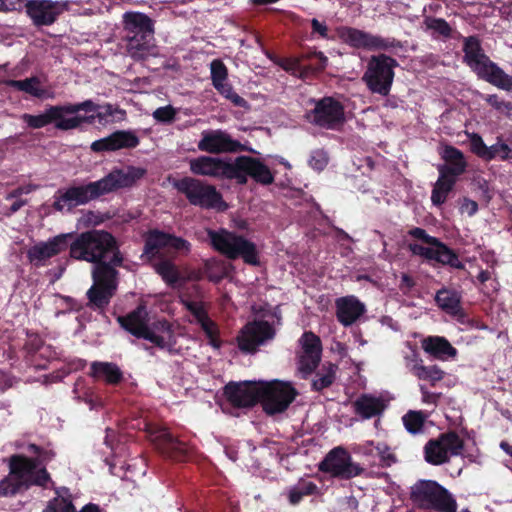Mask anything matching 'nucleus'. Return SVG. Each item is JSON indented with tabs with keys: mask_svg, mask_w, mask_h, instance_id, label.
Masks as SVG:
<instances>
[{
	"mask_svg": "<svg viewBox=\"0 0 512 512\" xmlns=\"http://www.w3.org/2000/svg\"><path fill=\"white\" fill-rule=\"evenodd\" d=\"M69 256L78 261L93 263L92 285L86 292V307L100 314L104 313L116 295L119 272L124 256L117 239L105 230H87L74 233L70 238Z\"/></svg>",
	"mask_w": 512,
	"mask_h": 512,
	"instance_id": "obj_1",
	"label": "nucleus"
},
{
	"mask_svg": "<svg viewBox=\"0 0 512 512\" xmlns=\"http://www.w3.org/2000/svg\"><path fill=\"white\" fill-rule=\"evenodd\" d=\"M116 114L125 116V111L110 103L100 105L88 99L79 103L49 105L41 114L25 113L21 118L31 129H41L53 124L57 130L69 131L80 128L83 124H94L96 121L106 125L114 121Z\"/></svg>",
	"mask_w": 512,
	"mask_h": 512,
	"instance_id": "obj_2",
	"label": "nucleus"
},
{
	"mask_svg": "<svg viewBox=\"0 0 512 512\" xmlns=\"http://www.w3.org/2000/svg\"><path fill=\"white\" fill-rule=\"evenodd\" d=\"M145 174L146 169L141 167L129 166L127 170L115 168L100 180L58 189L52 206L59 212L65 208L71 210L118 189L132 187Z\"/></svg>",
	"mask_w": 512,
	"mask_h": 512,
	"instance_id": "obj_3",
	"label": "nucleus"
},
{
	"mask_svg": "<svg viewBox=\"0 0 512 512\" xmlns=\"http://www.w3.org/2000/svg\"><path fill=\"white\" fill-rule=\"evenodd\" d=\"M123 36L120 48L135 62H142L158 55L154 37V23L140 12H126L123 16Z\"/></svg>",
	"mask_w": 512,
	"mask_h": 512,
	"instance_id": "obj_4",
	"label": "nucleus"
},
{
	"mask_svg": "<svg viewBox=\"0 0 512 512\" xmlns=\"http://www.w3.org/2000/svg\"><path fill=\"white\" fill-rule=\"evenodd\" d=\"M463 62L477 75L491 85L512 91V76L504 72L497 63L485 54L478 35L463 37Z\"/></svg>",
	"mask_w": 512,
	"mask_h": 512,
	"instance_id": "obj_5",
	"label": "nucleus"
},
{
	"mask_svg": "<svg viewBox=\"0 0 512 512\" xmlns=\"http://www.w3.org/2000/svg\"><path fill=\"white\" fill-rule=\"evenodd\" d=\"M120 326L135 336L150 341L156 347L165 349L168 346L166 338L172 337L171 325L167 320H159L149 325V314L145 305H138L126 315L117 318Z\"/></svg>",
	"mask_w": 512,
	"mask_h": 512,
	"instance_id": "obj_6",
	"label": "nucleus"
},
{
	"mask_svg": "<svg viewBox=\"0 0 512 512\" xmlns=\"http://www.w3.org/2000/svg\"><path fill=\"white\" fill-rule=\"evenodd\" d=\"M29 469H31V465L28 460L15 458L12 455L9 459V475L0 481V496L12 497L27 491L32 486L47 488L48 484L52 482L47 469L40 468L35 476L29 474Z\"/></svg>",
	"mask_w": 512,
	"mask_h": 512,
	"instance_id": "obj_7",
	"label": "nucleus"
},
{
	"mask_svg": "<svg viewBox=\"0 0 512 512\" xmlns=\"http://www.w3.org/2000/svg\"><path fill=\"white\" fill-rule=\"evenodd\" d=\"M409 499L418 509L436 512L457 511V502L453 495L435 480H418L410 488Z\"/></svg>",
	"mask_w": 512,
	"mask_h": 512,
	"instance_id": "obj_8",
	"label": "nucleus"
},
{
	"mask_svg": "<svg viewBox=\"0 0 512 512\" xmlns=\"http://www.w3.org/2000/svg\"><path fill=\"white\" fill-rule=\"evenodd\" d=\"M211 246L228 259L241 258L246 264L259 265V255L256 245L242 235L229 232L225 229L219 231L208 230Z\"/></svg>",
	"mask_w": 512,
	"mask_h": 512,
	"instance_id": "obj_9",
	"label": "nucleus"
},
{
	"mask_svg": "<svg viewBox=\"0 0 512 512\" xmlns=\"http://www.w3.org/2000/svg\"><path fill=\"white\" fill-rule=\"evenodd\" d=\"M174 188L185 195L193 206L206 210L214 209L218 212H224L228 208V204L215 186L197 178L183 177L174 183Z\"/></svg>",
	"mask_w": 512,
	"mask_h": 512,
	"instance_id": "obj_10",
	"label": "nucleus"
},
{
	"mask_svg": "<svg viewBox=\"0 0 512 512\" xmlns=\"http://www.w3.org/2000/svg\"><path fill=\"white\" fill-rule=\"evenodd\" d=\"M397 66V60L391 56L384 53L372 55L368 60L362 81L371 93L386 97L391 92L395 77L394 69Z\"/></svg>",
	"mask_w": 512,
	"mask_h": 512,
	"instance_id": "obj_11",
	"label": "nucleus"
},
{
	"mask_svg": "<svg viewBox=\"0 0 512 512\" xmlns=\"http://www.w3.org/2000/svg\"><path fill=\"white\" fill-rule=\"evenodd\" d=\"M298 391L290 382L259 381V403L270 416L285 412L296 399Z\"/></svg>",
	"mask_w": 512,
	"mask_h": 512,
	"instance_id": "obj_12",
	"label": "nucleus"
},
{
	"mask_svg": "<svg viewBox=\"0 0 512 512\" xmlns=\"http://www.w3.org/2000/svg\"><path fill=\"white\" fill-rule=\"evenodd\" d=\"M463 449V439L455 431H448L427 441L424 459L431 465L439 466L448 463L452 456H459Z\"/></svg>",
	"mask_w": 512,
	"mask_h": 512,
	"instance_id": "obj_13",
	"label": "nucleus"
},
{
	"mask_svg": "<svg viewBox=\"0 0 512 512\" xmlns=\"http://www.w3.org/2000/svg\"><path fill=\"white\" fill-rule=\"evenodd\" d=\"M318 469L329 473L332 477L344 480L352 479L365 471L358 463L352 461L349 452L341 446L330 450L319 463Z\"/></svg>",
	"mask_w": 512,
	"mask_h": 512,
	"instance_id": "obj_14",
	"label": "nucleus"
},
{
	"mask_svg": "<svg viewBox=\"0 0 512 512\" xmlns=\"http://www.w3.org/2000/svg\"><path fill=\"white\" fill-rule=\"evenodd\" d=\"M309 122L326 129H333L345 120L344 106L333 97L316 101L314 109L306 113Z\"/></svg>",
	"mask_w": 512,
	"mask_h": 512,
	"instance_id": "obj_15",
	"label": "nucleus"
},
{
	"mask_svg": "<svg viewBox=\"0 0 512 512\" xmlns=\"http://www.w3.org/2000/svg\"><path fill=\"white\" fill-rule=\"evenodd\" d=\"M233 180L240 185H245L250 176L254 181L262 185H270L274 182V175L269 167L259 159L241 155L234 160Z\"/></svg>",
	"mask_w": 512,
	"mask_h": 512,
	"instance_id": "obj_16",
	"label": "nucleus"
},
{
	"mask_svg": "<svg viewBox=\"0 0 512 512\" xmlns=\"http://www.w3.org/2000/svg\"><path fill=\"white\" fill-rule=\"evenodd\" d=\"M24 8L35 26H50L69 9V1L26 0Z\"/></svg>",
	"mask_w": 512,
	"mask_h": 512,
	"instance_id": "obj_17",
	"label": "nucleus"
},
{
	"mask_svg": "<svg viewBox=\"0 0 512 512\" xmlns=\"http://www.w3.org/2000/svg\"><path fill=\"white\" fill-rule=\"evenodd\" d=\"M340 36L347 44L354 48L386 51L402 47L400 41L395 38H383L352 27H343L340 31Z\"/></svg>",
	"mask_w": 512,
	"mask_h": 512,
	"instance_id": "obj_18",
	"label": "nucleus"
},
{
	"mask_svg": "<svg viewBox=\"0 0 512 512\" xmlns=\"http://www.w3.org/2000/svg\"><path fill=\"white\" fill-rule=\"evenodd\" d=\"M275 336L273 326L265 320L248 322L240 330L237 336L238 348L244 352L253 354L259 345Z\"/></svg>",
	"mask_w": 512,
	"mask_h": 512,
	"instance_id": "obj_19",
	"label": "nucleus"
},
{
	"mask_svg": "<svg viewBox=\"0 0 512 512\" xmlns=\"http://www.w3.org/2000/svg\"><path fill=\"white\" fill-rule=\"evenodd\" d=\"M197 147L200 151L209 154L237 153L247 150L245 145L221 129L202 131Z\"/></svg>",
	"mask_w": 512,
	"mask_h": 512,
	"instance_id": "obj_20",
	"label": "nucleus"
},
{
	"mask_svg": "<svg viewBox=\"0 0 512 512\" xmlns=\"http://www.w3.org/2000/svg\"><path fill=\"white\" fill-rule=\"evenodd\" d=\"M223 396L234 408H253L259 403V381H231L223 387Z\"/></svg>",
	"mask_w": 512,
	"mask_h": 512,
	"instance_id": "obj_21",
	"label": "nucleus"
},
{
	"mask_svg": "<svg viewBox=\"0 0 512 512\" xmlns=\"http://www.w3.org/2000/svg\"><path fill=\"white\" fill-rule=\"evenodd\" d=\"M70 238H73V232L62 233L46 242L35 244L27 251L29 262L36 267L44 266L48 259L69 249Z\"/></svg>",
	"mask_w": 512,
	"mask_h": 512,
	"instance_id": "obj_22",
	"label": "nucleus"
},
{
	"mask_svg": "<svg viewBox=\"0 0 512 512\" xmlns=\"http://www.w3.org/2000/svg\"><path fill=\"white\" fill-rule=\"evenodd\" d=\"M190 171L195 175L233 180L234 161L229 162L211 156H199L189 162Z\"/></svg>",
	"mask_w": 512,
	"mask_h": 512,
	"instance_id": "obj_23",
	"label": "nucleus"
},
{
	"mask_svg": "<svg viewBox=\"0 0 512 512\" xmlns=\"http://www.w3.org/2000/svg\"><path fill=\"white\" fill-rule=\"evenodd\" d=\"M165 247H170L177 251L189 252L191 244L182 237L159 230L150 231L145 240L144 253L149 257L156 258L159 256L160 250Z\"/></svg>",
	"mask_w": 512,
	"mask_h": 512,
	"instance_id": "obj_24",
	"label": "nucleus"
},
{
	"mask_svg": "<svg viewBox=\"0 0 512 512\" xmlns=\"http://www.w3.org/2000/svg\"><path fill=\"white\" fill-rule=\"evenodd\" d=\"M140 143L139 137L131 130H117L107 137L92 142L90 149L95 153L133 149Z\"/></svg>",
	"mask_w": 512,
	"mask_h": 512,
	"instance_id": "obj_25",
	"label": "nucleus"
},
{
	"mask_svg": "<svg viewBox=\"0 0 512 512\" xmlns=\"http://www.w3.org/2000/svg\"><path fill=\"white\" fill-rule=\"evenodd\" d=\"M335 306L337 320L344 327L353 325L366 312L365 304L354 295L336 299Z\"/></svg>",
	"mask_w": 512,
	"mask_h": 512,
	"instance_id": "obj_26",
	"label": "nucleus"
},
{
	"mask_svg": "<svg viewBox=\"0 0 512 512\" xmlns=\"http://www.w3.org/2000/svg\"><path fill=\"white\" fill-rule=\"evenodd\" d=\"M441 158L445 163L438 166V173H443L456 180L465 173L468 163L460 149L447 144L443 147Z\"/></svg>",
	"mask_w": 512,
	"mask_h": 512,
	"instance_id": "obj_27",
	"label": "nucleus"
},
{
	"mask_svg": "<svg viewBox=\"0 0 512 512\" xmlns=\"http://www.w3.org/2000/svg\"><path fill=\"white\" fill-rule=\"evenodd\" d=\"M156 445L165 457L174 461L182 462L188 458V445L167 431H163L157 436Z\"/></svg>",
	"mask_w": 512,
	"mask_h": 512,
	"instance_id": "obj_28",
	"label": "nucleus"
},
{
	"mask_svg": "<svg viewBox=\"0 0 512 512\" xmlns=\"http://www.w3.org/2000/svg\"><path fill=\"white\" fill-rule=\"evenodd\" d=\"M435 303L443 312L453 317H464L462 295L455 289L442 287L434 297Z\"/></svg>",
	"mask_w": 512,
	"mask_h": 512,
	"instance_id": "obj_29",
	"label": "nucleus"
},
{
	"mask_svg": "<svg viewBox=\"0 0 512 512\" xmlns=\"http://www.w3.org/2000/svg\"><path fill=\"white\" fill-rule=\"evenodd\" d=\"M27 452L34 454L36 457H27L21 454L13 455L15 458H22L26 461L30 462L31 469H29V474L31 476H35L40 468H45L46 465L51 462L56 457V452L53 450L50 444L46 446H40L34 443H30L27 445Z\"/></svg>",
	"mask_w": 512,
	"mask_h": 512,
	"instance_id": "obj_30",
	"label": "nucleus"
},
{
	"mask_svg": "<svg viewBox=\"0 0 512 512\" xmlns=\"http://www.w3.org/2000/svg\"><path fill=\"white\" fill-rule=\"evenodd\" d=\"M353 408L355 414L362 419H371L381 415L386 409L383 399L370 394H361L354 402Z\"/></svg>",
	"mask_w": 512,
	"mask_h": 512,
	"instance_id": "obj_31",
	"label": "nucleus"
},
{
	"mask_svg": "<svg viewBox=\"0 0 512 512\" xmlns=\"http://www.w3.org/2000/svg\"><path fill=\"white\" fill-rule=\"evenodd\" d=\"M422 348L426 353L441 360L455 358L457 355V349L441 336H428L422 341Z\"/></svg>",
	"mask_w": 512,
	"mask_h": 512,
	"instance_id": "obj_32",
	"label": "nucleus"
},
{
	"mask_svg": "<svg viewBox=\"0 0 512 512\" xmlns=\"http://www.w3.org/2000/svg\"><path fill=\"white\" fill-rule=\"evenodd\" d=\"M90 370L92 377L101 378L108 385L117 386L124 379L122 370L113 362L94 361L91 363Z\"/></svg>",
	"mask_w": 512,
	"mask_h": 512,
	"instance_id": "obj_33",
	"label": "nucleus"
},
{
	"mask_svg": "<svg viewBox=\"0 0 512 512\" xmlns=\"http://www.w3.org/2000/svg\"><path fill=\"white\" fill-rule=\"evenodd\" d=\"M328 58L321 51L302 53V62H300V71L296 77L307 79L311 75L325 70Z\"/></svg>",
	"mask_w": 512,
	"mask_h": 512,
	"instance_id": "obj_34",
	"label": "nucleus"
},
{
	"mask_svg": "<svg viewBox=\"0 0 512 512\" xmlns=\"http://www.w3.org/2000/svg\"><path fill=\"white\" fill-rule=\"evenodd\" d=\"M227 274V264L222 260L211 258L204 261L203 266L199 268L198 275L195 278L197 280L207 278L211 282L219 283Z\"/></svg>",
	"mask_w": 512,
	"mask_h": 512,
	"instance_id": "obj_35",
	"label": "nucleus"
},
{
	"mask_svg": "<svg viewBox=\"0 0 512 512\" xmlns=\"http://www.w3.org/2000/svg\"><path fill=\"white\" fill-rule=\"evenodd\" d=\"M432 260L453 269H465L464 263L460 260L459 255L450 247H448L440 239L434 245Z\"/></svg>",
	"mask_w": 512,
	"mask_h": 512,
	"instance_id": "obj_36",
	"label": "nucleus"
},
{
	"mask_svg": "<svg viewBox=\"0 0 512 512\" xmlns=\"http://www.w3.org/2000/svg\"><path fill=\"white\" fill-rule=\"evenodd\" d=\"M55 494L56 496L47 502L42 512H75V505L69 488H56Z\"/></svg>",
	"mask_w": 512,
	"mask_h": 512,
	"instance_id": "obj_37",
	"label": "nucleus"
},
{
	"mask_svg": "<svg viewBox=\"0 0 512 512\" xmlns=\"http://www.w3.org/2000/svg\"><path fill=\"white\" fill-rule=\"evenodd\" d=\"M456 182V179L439 173V177L431 192L432 204L437 207L442 206L446 202L450 192L454 189Z\"/></svg>",
	"mask_w": 512,
	"mask_h": 512,
	"instance_id": "obj_38",
	"label": "nucleus"
},
{
	"mask_svg": "<svg viewBox=\"0 0 512 512\" xmlns=\"http://www.w3.org/2000/svg\"><path fill=\"white\" fill-rule=\"evenodd\" d=\"M420 359H415L410 368V371L414 376L420 380L429 381L431 386H435L437 382L444 378V371L441 370L437 365L425 366Z\"/></svg>",
	"mask_w": 512,
	"mask_h": 512,
	"instance_id": "obj_39",
	"label": "nucleus"
},
{
	"mask_svg": "<svg viewBox=\"0 0 512 512\" xmlns=\"http://www.w3.org/2000/svg\"><path fill=\"white\" fill-rule=\"evenodd\" d=\"M337 369L338 367L332 363L322 365V367L316 372L311 383L312 390L315 392H321L322 390L330 387L336 379Z\"/></svg>",
	"mask_w": 512,
	"mask_h": 512,
	"instance_id": "obj_40",
	"label": "nucleus"
},
{
	"mask_svg": "<svg viewBox=\"0 0 512 512\" xmlns=\"http://www.w3.org/2000/svg\"><path fill=\"white\" fill-rule=\"evenodd\" d=\"M2 83L7 87L25 92L34 97H41L43 94V90L40 88V80L35 76L24 80L6 79Z\"/></svg>",
	"mask_w": 512,
	"mask_h": 512,
	"instance_id": "obj_41",
	"label": "nucleus"
},
{
	"mask_svg": "<svg viewBox=\"0 0 512 512\" xmlns=\"http://www.w3.org/2000/svg\"><path fill=\"white\" fill-rule=\"evenodd\" d=\"M154 269L170 287H174L180 281V272L171 260L163 259L155 263Z\"/></svg>",
	"mask_w": 512,
	"mask_h": 512,
	"instance_id": "obj_42",
	"label": "nucleus"
},
{
	"mask_svg": "<svg viewBox=\"0 0 512 512\" xmlns=\"http://www.w3.org/2000/svg\"><path fill=\"white\" fill-rule=\"evenodd\" d=\"M426 415L422 411H408L402 421L406 430L411 434H418L423 431Z\"/></svg>",
	"mask_w": 512,
	"mask_h": 512,
	"instance_id": "obj_43",
	"label": "nucleus"
},
{
	"mask_svg": "<svg viewBox=\"0 0 512 512\" xmlns=\"http://www.w3.org/2000/svg\"><path fill=\"white\" fill-rule=\"evenodd\" d=\"M302 348L301 353L313 354V355H322V343L316 334L312 331H305L300 340H299Z\"/></svg>",
	"mask_w": 512,
	"mask_h": 512,
	"instance_id": "obj_44",
	"label": "nucleus"
},
{
	"mask_svg": "<svg viewBox=\"0 0 512 512\" xmlns=\"http://www.w3.org/2000/svg\"><path fill=\"white\" fill-rule=\"evenodd\" d=\"M321 356L301 353L298 356V370L301 373V377L306 379L311 375L316 368L319 366Z\"/></svg>",
	"mask_w": 512,
	"mask_h": 512,
	"instance_id": "obj_45",
	"label": "nucleus"
},
{
	"mask_svg": "<svg viewBox=\"0 0 512 512\" xmlns=\"http://www.w3.org/2000/svg\"><path fill=\"white\" fill-rule=\"evenodd\" d=\"M426 28L433 31L434 35L450 38L452 36V28L443 18L427 17L424 21Z\"/></svg>",
	"mask_w": 512,
	"mask_h": 512,
	"instance_id": "obj_46",
	"label": "nucleus"
},
{
	"mask_svg": "<svg viewBox=\"0 0 512 512\" xmlns=\"http://www.w3.org/2000/svg\"><path fill=\"white\" fill-rule=\"evenodd\" d=\"M214 88L217 90V92L220 95H222L224 98L229 100L234 106L240 107V108H248L249 107L248 102L243 97L238 95L234 91L233 86L230 83H228L227 81L224 83H221L220 85H218L217 87H214Z\"/></svg>",
	"mask_w": 512,
	"mask_h": 512,
	"instance_id": "obj_47",
	"label": "nucleus"
},
{
	"mask_svg": "<svg viewBox=\"0 0 512 512\" xmlns=\"http://www.w3.org/2000/svg\"><path fill=\"white\" fill-rule=\"evenodd\" d=\"M203 332L205 333L208 343L215 349H220L222 341L220 339V331L216 322L211 318L207 321L199 324Z\"/></svg>",
	"mask_w": 512,
	"mask_h": 512,
	"instance_id": "obj_48",
	"label": "nucleus"
},
{
	"mask_svg": "<svg viewBox=\"0 0 512 512\" xmlns=\"http://www.w3.org/2000/svg\"><path fill=\"white\" fill-rule=\"evenodd\" d=\"M210 74L213 87L228 80V68L221 59H214L210 63Z\"/></svg>",
	"mask_w": 512,
	"mask_h": 512,
	"instance_id": "obj_49",
	"label": "nucleus"
},
{
	"mask_svg": "<svg viewBox=\"0 0 512 512\" xmlns=\"http://www.w3.org/2000/svg\"><path fill=\"white\" fill-rule=\"evenodd\" d=\"M488 152L489 155L491 156L486 157L485 161L487 162L492 161L496 158H499L500 160L504 161L512 157V149L506 143L500 141L491 146H488Z\"/></svg>",
	"mask_w": 512,
	"mask_h": 512,
	"instance_id": "obj_50",
	"label": "nucleus"
},
{
	"mask_svg": "<svg viewBox=\"0 0 512 512\" xmlns=\"http://www.w3.org/2000/svg\"><path fill=\"white\" fill-rule=\"evenodd\" d=\"M468 137L471 152L485 161L486 157L490 155L488 146L484 143L482 137L478 133L469 134Z\"/></svg>",
	"mask_w": 512,
	"mask_h": 512,
	"instance_id": "obj_51",
	"label": "nucleus"
},
{
	"mask_svg": "<svg viewBox=\"0 0 512 512\" xmlns=\"http://www.w3.org/2000/svg\"><path fill=\"white\" fill-rule=\"evenodd\" d=\"M300 62H302V54L298 57L277 58V60L274 61L276 65L295 77L299 74Z\"/></svg>",
	"mask_w": 512,
	"mask_h": 512,
	"instance_id": "obj_52",
	"label": "nucleus"
},
{
	"mask_svg": "<svg viewBox=\"0 0 512 512\" xmlns=\"http://www.w3.org/2000/svg\"><path fill=\"white\" fill-rule=\"evenodd\" d=\"M370 453H375L379 456L382 466H391L395 461V455L390 451V448L384 443H378L371 448Z\"/></svg>",
	"mask_w": 512,
	"mask_h": 512,
	"instance_id": "obj_53",
	"label": "nucleus"
},
{
	"mask_svg": "<svg viewBox=\"0 0 512 512\" xmlns=\"http://www.w3.org/2000/svg\"><path fill=\"white\" fill-rule=\"evenodd\" d=\"M176 116V110L171 105L159 107L153 112V118L162 123H172Z\"/></svg>",
	"mask_w": 512,
	"mask_h": 512,
	"instance_id": "obj_54",
	"label": "nucleus"
},
{
	"mask_svg": "<svg viewBox=\"0 0 512 512\" xmlns=\"http://www.w3.org/2000/svg\"><path fill=\"white\" fill-rule=\"evenodd\" d=\"M328 164V156L327 153L323 150H315L311 153L310 159H309V165L317 170L322 171Z\"/></svg>",
	"mask_w": 512,
	"mask_h": 512,
	"instance_id": "obj_55",
	"label": "nucleus"
},
{
	"mask_svg": "<svg viewBox=\"0 0 512 512\" xmlns=\"http://www.w3.org/2000/svg\"><path fill=\"white\" fill-rule=\"evenodd\" d=\"M408 235L430 246H434L439 240V238L429 235L425 229L420 227L410 229Z\"/></svg>",
	"mask_w": 512,
	"mask_h": 512,
	"instance_id": "obj_56",
	"label": "nucleus"
},
{
	"mask_svg": "<svg viewBox=\"0 0 512 512\" xmlns=\"http://www.w3.org/2000/svg\"><path fill=\"white\" fill-rule=\"evenodd\" d=\"M187 309L193 315L198 324H201L210 319L206 309L200 303L191 302L187 305Z\"/></svg>",
	"mask_w": 512,
	"mask_h": 512,
	"instance_id": "obj_57",
	"label": "nucleus"
},
{
	"mask_svg": "<svg viewBox=\"0 0 512 512\" xmlns=\"http://www.w3.org/2000/svg\"><path fill=\"white\" fill-rule=\"evenodd\" d=\"M484 100L494 109L498 111H502L504 109L511 110L512 104L510 102H506L504 100H501L498 95L496 94H490L487 95Z\"/></svg>",
	"mask_w": 512,
	"mask_h": 512,
	"instance_id": "obj_58",
	"label": "nucleus"
},
{
	"mask_svg": "<svg viewBox=\"0 0 512 512\" xmlns=\"http://www.w3.org/2000/svg\"><path fill=\"white\" fill-rule=\"evenodd\" d=\"M43 346V340L38 334H29L28 340L25 343V349L28 353L34 354L38 352Z\"/></svg>",
	"mask_w": 512,
	"mask_h": 512,
	"instance_id": "obj_59",
	"label": "nucleus"
},
{
	"mask_svg": "<svg viewBox=\"0 0 512 512\" xmlns=\"http://www.w3.org/2000/svg\"><path fill=\"white\" fill-rule=\"evenodd\" d=\"M409 250L414 254L427 260H432L434 246L426 247L419 244H409Z\"/></svg>",
	"mask_w": 512,
	"mask_h": 512,
	"instance_id": "obj_60",
	"label": "nucleus"
},
{
	"mask_svg": "<svg viewBox=\"0 0 512 512\" xmlns=\"http://www.w3.org/2000/svg\"><path fill=\"white\" fill-rule=\"evenodd\" d=\"M420 392L422 395V402L430 405H437L438 400L441 397V393H434L428 391L424 385H420Z\"/></svg>",
	"mask_w": 512,
	"mask_h": 512,
	"instance_id": "obj_61",
	"label": "nucleus"
},
{
	"mask_svg": "<svg viewBox=\"0 0 512 512\" xmlns=\"http://www.w3.org/2000/svg\"><path fill=\"white\" fill-rule=\"evenodd\" d=\"M462 213H467L469 216H473L478 211V203L470 198L464 197L460 206Z\"/></svg>",
	"mask_w": 512,
	"mask_h": 512,
	"instance_id": "obj_62",
	"label": "nucleus"
},
{
	"mask_svg": "<svg viewBox=\"0 0 512 512\" xmlns=\"http://www.w3.org/2000/svg\"><path fill=\"white\" fill-rule=\"evenodd\" d=\"M312 33L318 34L321 38H328V27L325 23L320 22L316 18L311 20Z\"/></svg>",
	"mask_w": 512,
	"mask_h": 512,
	"instance_id": "obj_63",
	"label": "nucleus"
},
{
	"mask_svg": "<svg viewBox=\"0 0 512 512\" xmlns=\"http://www.w3.org/2000/svg\"><path fill=\"white\" fill-rule=\"evenodd\" d=\"M304 496L313 495L317 492V485L312 481H302L297 486Z\"/></svg>",
	"mask_w": 512,
	"mask_h": 512,
	"instance_id": "obj_64",
	"label": "nucleus"
}]
</instances>
